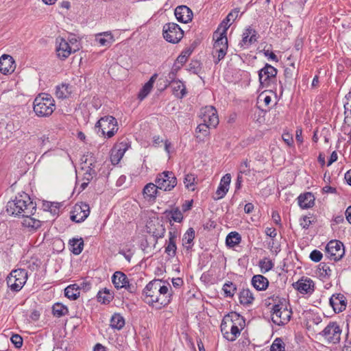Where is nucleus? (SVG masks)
Wrapping results in <instances>:
<instances>
[{
  "instance_id": "f257e3e1",
  "label": "nucleus",
  "mask_w": 351,
  "mask_h": 351,
  "mask_svg": "<svg viewBox=\"0 0 351 351\" xmlns=\"http://www.w3.org/2000/svg\"><path fill=\"white\" fill-rule=\"evenodd\" d=\"M171 287L165 285L161 280L155 279L143 289L141 298L148 305L160 309L171 302Z\"/></svg>"
},
{
  "instance_id": "f03ea898",
  "label": "nucleus",
  "mask_w": 351,
  "mask_h": 351,
  "mask_svg": "<svg viewBox=\"0 0 351 351\" xmlns=\"http://www.w3.org/2000/svg\"><path fill=\"white\" fill-rule=\"evenodd\" d=\"M8 213L15 216L34 215L36 210V204L31 200L28 194L25 192L19 193L14 199L7 204Z\"/></svg>"
},
{
  "instance_id": "7ed1b4c3",
  "label": "nucleus",
  "mask_w": 351,
  "mask_h": 351,
  "mask_svg": "<svg viewBox=\"0 0 351 351\" xmlns=\"http://www.w3.org/2000/svg\"><path fill=\"white\" fill-rule=\"evenodd\" d=\"M55 110V101L47 93H41L34 101V111L39 117H48Z\"/></svg>"
},
{
  "instance_id": "20e7f679",
  "label": "nucleus",
  "mask_w": 351,
  "mask_h": 351,
  "mask_svg": "<svg viewBox=\"0 0 351 351\" xmlns=\"http://www.w3.org/2000/svg\"><path fill=\"white\" fill-rule=\"evenodd\" d=\"M292 312L287 309V300H279V303L274 305L272 308L271 320L278 326H282L288 323L291 319Z\"/></svg>"
},
{
  "instance_id": "39448f33",
  "label": "nucleus",
  "mask_w": 351,
  "mask_h": 351,
  "mask_svg": "<svg viewBox=\"0 0 351 351\" xmlns=\"http://www.w3.org/2000/svg\"><path fill=\"white\" fill-rule=\"evenodd\" d=\"M27 271L25 269L12 270L6 278L8 287L15 292L19 291L27 280Z\"/></svg>"
},
{
  "instance_id": "423d86ee",
  "label": "nucleus",
  "mask_w": 351,
  "mask_h": 351,
  "mask_svg": "<svg viewBox=\"0 0 351 351\" xmlns=\"http://www.w3.org/2000/svg\"><path fill=\"white\" fill-rule=\"evenodd\" d=\"M342 330L336 322H330L324 328V329L319 333L327 343L337 344L339 343Z\"/></svg>"
},
{
  "instance_id": "0eeeda50",
  "label": "nucleus",
  "mask_w": 351,
  "mask_h": 351,
  "mask_svg": "<svg viewBox=\"0 0 351 351\" xmlns=\"http://www.w3.org/2000/svg\"><path fill=\"white\" fill-rule=\"evenodd\" d=\"M162 35L169 43H178L184 36V31L175 23H168L163 26Z\"/></svg>"
},
{
  "instance_id": "6e6552de",
  "label": "nucleus",
  "mask_w": 351,
  "mask_h": 351,
  "mask_svg": "<svg viewBox=\"0 0 351 351\" xmlns=\"http://www.w3.org/2000/svg\"><path fill=\"white\" fill-rule=\"evenodd\" d=\"M95 126L101 130L103 135L108 138L112 137L118 130L117 119L112 116H105L101 117Z\"/></svg>"
},
{
  "instance_id": "1a4fd4ad",
  "label": "nucleus",
  "mask_w": 351,
  "mask_h": 351,
  "mask_svg": "<svg viewBox=\"0 0 351 351\" xmlns=\"http://www.w3.org/2000/svg\"><path fill=\"white\" fill-rule=\"evenodd\" d=\"M155 182L159 189L171 191L177 184V178L172 171H165L158 174Z\"/></svg>"
},
{
  "instance_id": "9d476101",
  "label": "nucleus",
  "mask_w": 351,
  "mask_h": 351,
  "mask_svg": "<svg viewBox=\"0 0 351 351\" xmlns=\"http://www.w3.org/2000/svg\"><path fill=\"white\" fill-rule=\"evenodd\" d=\"M218 31H215L213 34V39L215 42L213 45V54L217 56V59L214 61L215 64H218L227 53L228 50V38L227 36L218 35Z\"/></svg>"
},
{
  "instance_id": "9b49d317",
  "label": "nucleus",
  "mask_w": 351,
  "mask_h": 351,
  "mask_svg": "<svg viewBox=\"0 0 351 351\" xmlns=\"http://www.w3.org/2000/svg\"><path fill=\"white\" fill-rule=\"evenodd\" d=\"M345 250L343 243L337 240H332L326 247V255L334 261H339L344 255Z\"/></svg>"
},
{
  "instance_id": "f8f14e48",
  "label": "nucleus",
  "mask_w": 351,
  "mask_h": 351,
  "mask_svg": "<svg viewBox=\"0 0 351 351\" xmlns=\"http://www.w3.org/2000/svg\"><path fill=\"white\" fill-rule=\"evenodd\" d=\"M278 70L266 63L265 66L258 71L259 82L262 87H270L271 83L276 79Z\"/></svg>"
},
{
  "instance_id": "ddd939ff",
  "label": "nucleus",
  "mask_w": 351,
  "mask_h": 351,
  "mask_svg": "<svg viewBox=\"0 0 351 351\" xmlns=\"http://www.w3.org/2000/svg\"><path fill=\"white\" fill-rule=\"evenodd\" d=\"M146 230L153 239L150 242L153 247H155L158 242V239L164 237L165 233V228L162 223L159 221H150L146 225Z\"/></svg>"
},
{
  "instance_id": "4468645a",
  "label": "nucleus",
  "mask_w": 351,
  "mask_h": 351,
  "mask_svg": "<svg viewBox=\"0 0 351 351\" xmlns=\"http://www.w3.org/2000/svg\"><path fill=\"white\" fill-rule=\"evenodd\" d=\"M200 118L203 122L210 127L215 128L219 124V118L216 109L212 106H206L201 109Z\"/></svg>"
},
{
  "instance_id": "2eb2a0df",
  "label": "nucleus",
  "mask_w": 351,
  "mask_h": 351,
  "mask_svg": "<svg viewBox=\"0 0 351 351\" xmlns=\"http://www.w3.org/2000/svg\"><path fill=\"white\" fill-rule=\"evenodd\" d=\"M90 214L89 205L84 202L76 204L71 212V219L76 223L84 221Z\"/></svg>"
},
{
  "instance_id": "dca6fc26",
  "label": "nucleus",
  "mask_w": 351,
  "mask_h": 351,
  "mask_svg": "<svg viewBox=\"0 0 351 351\" xmlns=\"http://www.w3.org/2000/svg\"><path fill=\"white\" fill-rule=\"evenodd\" d=\"M58 46L56 48L57 56L59 58L64 60L67 58L72 53L79 51L77 46H70V44L64 38H57Z\"/></svg>"
},
{
  "instance_id": "f3484780",
  "label": "nucleus",
  "mask_w": 351,
  "mask_h": 351,
  "mask_svg": "<svg viewBox=\"0 0 351 351\" xmlns=\"http://www.w3.org/2000/svg\"><path fill=\"white\" fill-rule=\"evenodd\" d=\"M242 319L240 315L236 313H231V318L230 319V332H225L224 338L230 341H234L240 335L241 330L234 321H241Z\"/></svg>"
},
{
  "instance_id": "a211bd4d",
  "label": "nucleus",
  "mask_w": 351,
  "mask_h": 351,
  "mask_svg": "<svg viewBox=\"0 0 351 351\" xmlns=\"http://www.w3.org/2000/svg\"><path fill=\"white\" fill-rule=\"evenodd\" d=\"M314 282L308 278H302L293 284L294 289L302 294H311L314 291Z\"/></svg>"
},
{
  "instance_id": "6ab92c4d",
  "label": "nucleus",
  "mask_w": 351,
  "mask_h": 351,
  "mask_svg": "<svg viewBox=\"0 0 351 351\" xmlns=\"http://www.w3.org/2000/svg\"><path fill=\"white\" fill-rule=\"evenodd\" d=\"M329 303L335 313L342 312L347 305L346 297L341 293L333 294L329 300Z\"/></svg>"
},
{
  "instance_id": "aec40b11",
  "label": "nucleus",
  "mask_w": 351,
  "mask_h": 351,
  "mask_svg": "<svg viewBox=\"0 0 351 351\" xmlns=\"http://www.w3.org/2000/svg\"><path fill=\"white\" fill-rule=\"evenodd\" d=\"M175 16L178 21L187 23L193 19L192 11L186 5H180L175 9Z\"/></svg>"
},
{
  "instance_id": "412c9836",
  "label": "nucleus",
  "mask_w": 351,
  "mask_h": 351,
  "mask_svg": "<svg viewBox=\"0 0 351 351\" xmlns=\"http://www.w3.org/2000/svg\"><path fill=\"white\" fill-rule=\"evenodd\" d=\"M14 61L12 56L3 54L0 58V72L3 74L11 73L14 70Z\"/></svg>"
},
{
  "instance_id": "4be33fe9",
  "label": "nucleus",
  "mask_w": 351,
  "mask_h": 351,
  "mask_svg": "<svg viewBox=\"0 0 351 351\" xmlns=\"http://www.w3.org/2000/svg\"><path fill=\"white\" fill-rule=\"evenodd\" d=\"M298 199L299 206L303 209L312 208L315 204V197L310 192L300 195Z\"/></svg>"
},
{
  "instance_id": "5701e85b",
  "label": "nucleus",
  "mask_w": 351,
  "mask_h": 351,
  "mask_svg": "<svg viewBox=\"0 0 351 351\" xmlns=\"http://www.w3.org/2000/svg\"><path fill=\"white\" fill-rule=\"evenodd\" d=\"M73 92V86L69 84L63 83L56 86V96L57 98L64 99L69 98Z\"/></svg>"
},
{
  "instance_id": "b1692460",
  "label": "nucleus",
  "mask_w": 351,
  "mask_h": 351,
  "mask_svg": "<svg viewBox=\"0 0 351 351\" xmlns=\"http://www.w3.org/2000/svg\"><path fill=\"white\" fill-rule=\"evenodd\" d=\"M252 285L258 291H265L269 286V280L264 276L257 274L252 277Z\"/></svg>"
},
{
  "instance_id": "393cba45",
  "label": "nucleus",
  "mask_w": 351,
  "mask_h": 351,
  "mask_svg": "<svg viewBox=\"0 0 351 351\" xmlns=\"http://www.w3.org/2000/svg\"><path fill=\"white\" fill-rule=\"evenodd\" d=\"M177 238V234L175 232H169V240L167 245L165 247V253L170 257H174L176 254L177 247L176 241Z\"/></svg>"
},
{
  "instance_id": "a878e982",
  "label": "nucleus",
  "mask_w": 351,
  "mask_h": 351,
  "mask_svg": "<svg viewBox=\"0 0 351 351\" xmlns=\"http://www.w3.org/2000/svg\"><path fill=\"white\" fill-rule=\"evenodd\" d=\"M168 84L165 85V87L168 86ZM172 88L173 94L179 99L183 98L186 94V88L184 84L180 81H174L170 84Z\"/></svg>"
},
{
  "instance_id": "bb28decb",
  "label": "nucleus",
  "mask_w": 351,
  "mask_h": 351,
  "mask_svg": "<svg viewBox=\"0 0 351 351\" xmlns=\"http://www.w3.org/2000/svg\"><path fill=\"white\" fill-rule=\"evenodd\" d=\"M129 279L122 271H115L112 276V282L117 289L125 287V284Z\"/></svg>"
},
{
  "instance_id": "cd10ccee",
  "label": "nucleus",
  "mask_w": 351,
  "mask_h": 351,
  "mask_svg": "<svg viewBox=\"0 0 351 351\" xmlns=\"http://www.w3.org/2000/svg\"><path fill=\"white\" fill-rule=\"evenodd\" d=\"M157 77V74H154L147 82L142 87L138 94V99L141 101L143 100L151 92L154 83Z\"/></svg>"
},
{
  "instance_id": "c85d7f7f",
  "label": "nucleus",
  "mask_w": 351,
  "mask_h": 351,
  "mask_svg": "<svg viewBox=\"0 0 351 351\" xmlns=\"http://www.w3.org/2000/svg\"><path fill=\"white\" fill-rule=\"evenodd\" d=\"M239 299L242 305L249 306L253 303L254 297L249 289H243L239 293Z\"/></svg>"
},
{
  "instance_id": "c756f323",
  "label": "nucleus",
  "mask_w": 351,
  "mask_h": 351,
  "mask_svg": "<svg viewBox=\"0 0 351 351\" xmlns=\"http://www.w3.org/2000/svg\"><path fill=\"white\" fill-rule=\"evenodd\" d=\"M69 245L70 246V250L75 255H79L83 250L84 248V240L82 238L80 239H72L69 240Z\"/></svg>"
},
{
  "instance_id": "7c9ffc66",
  "label": "nucleus",
  "mask_w": 351,
  "mask_h": 351,
  "mask_svg": "<svg viewBox=\"0 0 351 351\" xmlns=\"http://www.w3.org/2000/svg\"><path fill=\"white\" fill-rule=\"evenodd\" d=\"M95 40L101 46H110L114 42V37L110 32H106L97 34Z\"/></svg>"
},
{
  "instance_id": "2f4dec72",
  "label": "nucleus",
  "mask_w": 351,
  "mask_h": 351,
  "mask_svg": "<svg viewBox=\"0 0 351 351\" xmlns=\"http://www.w3.org/2000/svg\"><path fill=\"white\" fill-rule=\"evenodd\" d=\"M23 217H24L23 221V226L29 228L30 230L35 231L41 226L42 222L32 217V215L23 216Z\"/></svg>"
},
{
  "instance_id": "473e14b6",
  "label": "nucleus",
  "mask_w": 351,
  "mask_h": 351,
  "mask_svg": "<svg viewBox=\"0 0 351 351\" xmlns=\"http://www.w3.org/2000/svg\"><path fill=\"white\" fill-rule=\"evenodd\" d=\"M164 215L169 221L175 222H181L183 219V215L178 208H175L171 210H166Z\"/></svg>"
},
{
  "instance_id": "72a5a7b5",
  "label": "nucleus",
  "mask_w": 351,
  "mask_h": 351,
  "mask_svg": "<svg viewBox=\"0 0 351 351\" xmlns=\"http://www.w3.org/2000/svg\"><path fill=\"white\" fill-rule=\"evenodd\" d=\"M80 291L77 284L70 285L64 289V295L72 300H75L80 297Z\"/></svg>"
},
{
  "instance_id": "f704fd0d",
  "label": "nucleus",
  "mask_w": 351,
  "mask_h": 351,
  "mask_svg": "<svg viewBox=\"0 0 351 351\" xmlns=\"http://www.w3.org/2000/svg\"><path fill=\"white\" fill-rule=\"evenodd\" d=\"M241 241V235L237 232H230L226 239V245L230 247H233L237 245H239Z\"/></svg>"
},
{
  "instance_id": "c9c22d12",
  "label": "nucleus",
  "mask_w": 351,
  "mask_h": 351,
  "mask_svg": "<svg viewBox=\"0 0 351 351\" xmlns=\"http://www.w3.org/2000/svg\"><path fill=\"white\" fill-rule=\"evenodd\" d=\"M158 189L156 184L148 183L143 189V195L149 199H155L157 196Z\"/></svg>"
},
{
  "instance_id": "e433bc0d",
  "label": "nucleus",
  "mask_w": 351,
  "mask_h": 351,
  "mask_svg": "<svg viewBox=\"0 0 351 351\" xmlns=\"http://www.w3.org/2000/svg\"><path fill=\"white\" fill-rule=\"evenodd\" d=\"M125 326V319L119 313H114L110 319V326L112 328L121 330Z\"/></svg>"
},
{
  "instance_id": "4c0bfd02",
  "label": "nucleus",
  "mask_w": 351,
  "mask_h": 351,
  "mask_svg": "<svg viewBox=\"0 0 351 351\" xmlns=\"http://www.w3.org/2000/svg\"><path fill=\"white\" fill-rule=\"evenodd\" d=\"M195 238V230L193 228H190L187 230L186 233L184 234L182 239V244L187 249L189 250L193 245V241Z\"/></svg>"
},
{
  "instance_id": "58836bf2",
  "label": "nucleus",
  "mask_w": 351,
  "mask_h": 351,
  "mask_svg": "<svg viewBox=\"0 0 351 351\" xmlns=\"http://www.w3.org/2000/svg\"><path fill=\"white\" fill-rule=\"evenodd\" d=\"M97 301L102 304H108L112 300L113 296L107 289L99 291L97 295Z\"/></svg>"
},
{
  "instance_id": "ea45409f",
  "label": "nucleus",
  "mask_w": 351,
  "mask_h": 351,
  "mask_svg": "<svg viewBox=\"0 0 351 351\" xmlns=\"http://www.w3.org/2000/svg\"><path fill=\"white\" fill-rule=\"evenodd\" d=\"M196 179H197V177L194 174H192V173L186 174L184 176V180H183L185 187L189 190L194 191L195 189V186L197 184Z\"/></svg>"
},
{
  "instance_id": "a19ab883",
  "label": "nucleus",
  "mask_w": 351,
  "mask_h": 351,
  "mask_svg": "<svg viewBox=\"0 0 351 351\" xmlns=\"http://www.w3.org/2000/svg\"><path fill=\"white\" fill-rule=\"evenodd\" d=\"M52 312L57 317H62L69 313L68 308L61 303H56L52 307Z\"/></svg>"
},
{
  "instance_id": "79ce46f5",
  "label": "nucleus",
  "mask_w": 351,
  "mask_h": 351,
  "mask_svg": "<svg viewBox=\"0 0 351 351\" xmlns=\"http://www.w3.org/2000/svg\"><path fill=\"white\" fill-rule=\"evenodd\" d=\"M222 289L226 297L232 298L237 291V285L228 281L223 285Z\"/></svg>"
},
{
  "instance_id": "37998d69",
  "label": "nucleus",
  "mask_w": 351,
  "mask_h": 351,
  "mask_svg": "<svg viewBox=\"0 0 351 351\" xmlns=\"http://www.w3.org/2000/svg\"><path fill=\"white\" fill-rule=\"evenodd\" d=\"M130 147V141L127 138H120L114 145L113 147H114L116 149H117L119 152H121L122 153L125 154V152L128 149V148Z\"/></svg>"
},
{
  "instance_id": "c03bdc74",
  "label": "nucleus",
  "mask_w": 351,
  "mask_h": 351,
  "mask_svg": "<svg viewBox=\"0 0 351 351\" xmlns=\"http://www.w3.org/2000/svg\"><path fill=\"white\" fill-rule=\"evenodd\" d=\"M274 266V265L272 261L269 258H265L259 261V267H261V271L264 274L270 271Z\"/></svg>"
},
{
  "instance_id": "a18cd8bd",
  "label": "nucleus",
  "mask_w": 351,
  "mask_h": 351,
  "mask_svg": "<svg viewBox=\"0 0 351 351\" xmlns=\"http://www.w3.org/2000/svg\"><path fill=\"white\" fill-rule=\"evenodd\" d=\"M270 351H285V344L282 339L276 338L271 346Z\"/></svg>"
},
{
  "instance_id": "49530a36",
  "label": "nucleus",
  "mask_w": 351,
  "mask_h": 351,
  "mask_svg": "<svg viewBox=\"0 0 351 351\" xmlns=\"http://www.w3.org/2000/svg\"><path fill=\"white\" fill-rule=\"evenodd\" d=\"M123 153L119 152L117 149L113 147L110 154V160L112 163L113 165H117L123 158Z\"/></svg>"
},
{
  "instance_id": "de8ad7c7",
  "label": "nucleus",
  "mask_w": 351,
  "mask_h": 351,
  "mask_svg": "<svg viewBox=\"0 0 351 351\" xmlns=\"http://www.w3.org/2000/svg\"><path fill=\"white\" fill-rule=\"evenodd\" d=\"M180 68V67L179 66L173 65V66L171 69V71L169 73L167 77V84L170 85L171 82L178 80H176V75Z\"/></svg>"
},
{
  "instance_id": "09e8293b",
  "label": "nucleus",
  "mask_w": 351,
  "mask_h": 351,
  "mask_svg": "<svg viewBox=\"0 0 351 351\" xmlns=\"http://www.w3.org/2000/svg\"><path fill=\"white\" fill-rule=\"evenodd\" d=\"M230 318H231V314L228 315V316H226L222 320V322L221 324V332L223 333V336H224L225 332H229V330H230L229 323H230Z\"/></svg>"
},
{
  "instance_id": "8fccbe9b",
  "label": "nucleus",
  "mask_w": 351,
  "mask_h": 351,
  "mask_svg": "<svg viewBox=\"0 0 351 351\" xmlns=\"http://www.w3.org/2000/svg\"><path fill=\"white\" fill-rule=\"evenodd\" d=\"M228 191V188H226L224 186H222L219 184L217 191H216V197H214L215 199H220L223 198Z\"/></svg>"
},
{
  "instance_id": "3c124183",
  "label": "nucleus",
  "mask_w": 351,
  "mask_h": 351,
  "mask_svg": "<svg viewBox=\"0 0 351 351\" xmlns=\"http://www.w3.org/2000/svg\"><path fill=\"white\" fill-rule=\"evenodd\" d=\"M254 42H250V36L246 33L245 31L243 33L242 40L239 43V45L241 48H247L250 45H251Z\"/></svg>"
},
{
  "instance_id": "603ef678",
  "label": "nucleus",
  "mask_w": 351,
  "mask_h": 351,
  "mask_svg": "<svg viewBox=\"0 0 351 351\" xmlns=\"http://www.w3.org/2000/svg\"><path fill=\"white\" fill-rule=\"evenodd\" d=\"M96 176V171L93 168L88 167V169L84 173L82 180L90 182V180Z\"/></svg>"
},
{
  "instance_id": "864d4df0",
  "label": "nucleus",
  "mask_w": 351,
  "mask_h": 351,
  "mask_svg": "<svg viewBox=\"0 0 351 351\" xmlns=\"http://www.w3.org/2000/svg\"><path fill=\"white\" fill-rule=\"evenodd\" d=\"M323 257L322 253L317 250H313L309 256L311 260L313 262L318 263L319 262Z\"/></svg>"
},
{
  "instance_id": "5fc2aeb1",
  "label": "nucleus",
  "mask_w": 351,
  "mask_h": 351,
  "mask_svg": "<svg viewBox=\"0 0 351 351\" xmlns=\"http://www.w3.org/2000/svg\"><path fill=\"white\" fill-rule=\"evenodd\" d=\"M245 31L246 33L250 36V42H256L258 37H257V32L252 28V27L249 26L247 27Z\"/></svg>"
},
{
  "instance_id": "6e6d98bb",
  "label": "nucleus",
  "mask_w": 351,
  "mask_h": 351,
  "mask_svg": "<svg viewBox=\"0 0 351 351\" xmlns=\"http://www.w3.org/2000/svg\"><path fill=\"white\" fill-rule=\"evenodd\" d=\"M11 341L16 348H19L23 345V338L17 334L13 335L11 337Z\"/></svg>"
},
{
  "instance_id": "4d7b16f0",
  "label": "nucleus",
  "mask_w": 351,
  "mask_h": 351,
  "mask_svg": "<svg viewBox=\"0 0 351 351\" xmlns=\"http://www.w3.org/2000/svg\"><path fill=\"white\" fill-rule=\"evenodd\" d=\"M230 26V24L223 23V21H222V22L219 25L217 29L216 30V31H218V32H219L218 35L226 36L227 30L228 29Z\"/></svg>"
},
{
  "instance_id": "13d9d810",
  "label": "nucleus",
  "mask_w": 351,
  "mask_h": 351,
  "mask_svg": "<svg viewBox=\"0 0 351 351\" xmlns=\"http://www.w3.org/2000/svg\"><path fill=\"white\" fill-rule=\"evenodd\" d=\"M210 126L207 125L206 123H200L198 125V126L196 128L197 132H202L204 136H207L209 134L208 128Z\"/></svg>"
},
{
  "instance_id": "bf43d9fd",
  "label": "nucleus",
  "mask_w": 351,
  "mask_h": 351,
  "mask_svg": "<svg viewBox=\"0 0 351 351\" xmlns=\"http://www.w3.org/2000/svg\"><path fill=\"white\" fill-rule=\"evenodd\" d=\"M249 163H250L249 161L246 159L241 164L239 173L245 174V175L250 173V170L249 169L250 168Z\"/></svg>"
},
{
  "instance_id": "052dcab7",
  "label": "nucleus",
  "mask_w": 351,
  "mask_h": 351,
  "mask_svg": "<svg viewBox=\"0 0 351 351\" xmlns=\"http://www.w3.org/2000/svg\"><path fill=\"white\" fill-rule=\"evenodd\" d=\"M318 268L320 271H323L325 276H329L331 275L332 270L330 269V266L327 263H321L319 265Z\"/></svg>"
},
{
  "instance_id": "680f3d73",
  "label": "nucleus",
  "mask_w": 351,
  "mask_h": 351,
  "mask_svg": "<svg viewBox=\"0 0 351 351\" xmlns=\"http://www.w3.org/2000/svg\"><path fill=\"white\" fill-rule=\"evenodd\" d=\"M312 221L308 216H303L300 219V224L304 229H308Z\"/></svg>"
},
{
  "instance_id": "e2e57ef3",
  "label": "nucleus",
  "mask_w": 351,
  "mask_h": 351,
  "mask_svg": "<svg viewBox=\"0 0 351 351\" xmlns=\"http://www.w3.org/2000/svg\"><path fill=\"white\" fill-rule=\"evenodd\" d=\"M282 140L285 141V143L289 145L292 146L293 144V136L289 133H284L282 135Z\"/></svg>"
},
{
  "instance_id": "0e129e2a",
  "label": "nucleus",
  "mask_w": 351,
  "mask_h": 351,
  "mask_svg": "<svg viewBox=\"0 0 351 351\" xmlns=\"http://www.w3.org/2000/svg\"><path fill=\"white\" fill-rule=\"evenodd\" d=\"M230 182H231V176L230 173H226L221 179L220 184L226 186V188H229Z\"/></svg>"
},
{
  "instance_id": "69168bd1",
  "label": "nucleus",
  "mask_w": 351,
  "mask_h": 351,
  "mask_svg": "<svg viewBox=\"0 0 351 351\" xmlns=\"http://www.w3.org/2000/svg\"><path fill=\"white\" fill-rule=\"evenodd\" d=\"M123 288H125L128 292L131 293H136L137 290L136 284L130 282L129 280L126 282L125 287H124Z\"/></svg>"
},
{
  "instance_id": "338daca9",
  "label": "nucleus",
  "mask_w": 351,
  "mask_h": 351,
  "mask_svg": "<svg viewBox=\"0 0 351 351\" xmlns=\"http://www.w3.org/2000/svg\"><path fill=\"white\" fill-rule=\"evenodd\" d=\"M77 287H79V291L80 289H83L84 291H88L90 290L91 285L88 282L82 281L80 283V285H77Z\"/></svg>"
},
{
  "instance_id": "774afa93",
  "label": "nucleus",
  "mask_w": 351,
  "mask_h": 351,
  "mask_svg": "<svg viewBox=\"0 0 351 351\" xmlns=\"http://www.w3.org/2000/svg\"><path fill=\"white\" fill-rule=\"evenodd\" d=\"M67 42L70 44V46H77L79 47V50L80 49V43L74 36H69V41Z\"/></svg>"
}]
</instances>
